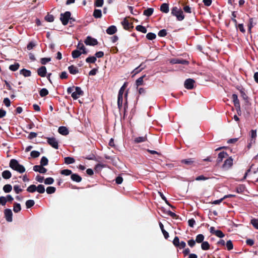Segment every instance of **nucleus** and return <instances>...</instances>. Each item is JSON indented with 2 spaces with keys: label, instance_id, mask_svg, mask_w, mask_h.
Masks as SVG:
<instances>
[{
  "label": "nucleus",
  "instance_id": "f257e3e1",
  "mask_svg": "<svg viewBox=\"0 0 258 258\" xmlns=\"http://www.w3.org/2000/svg\"><path fill=\"white\" fill-rule=\"evenodd\" d=\"M10 167L20 173H23L25 171L24 166L20 164L18 161L16 159H13L11 160L10 162Z\"/></svg>",
  "mask_w": 258,
  "mask_h": 258
},
{
  "label": "nucleus",
  "instance_id": "f03ea898",
  "mask_svg": "<svg viewBox=\"0 0 258 258\" xmlns=\"http://www.w3.org/2000/svg\"><path fill=\"white\" fill-rule=\"evenodd\" d=\"M171 14L175 16L178 21H182L184 18L183 12L176 7L172 9Z\"/></svg>",
  "mask_w": 258,
  "mask_h": 258
},
{
  "label": "nucleus",
  "instance_id": "7ed1b4c3",
  "mask_svg": "<svg viewBox=\"0 0 258 258\" xmlns=\"http://www.w3.org/2000/svg\"><path fill=\"white\" fill-rule=\"evenodd\" d=\"M71 14L69 11L66 12L64 14H60V20L63 25H67L69 20L70 19L72 20V18H71Z\"/></svg>",
  "mask_w": 258,
  "mask_h": 258
},
{
  "label": "nucleus",
  "instance_id": "20e7f679",
  "mask_svg": "<svg viewBox=\"0 0 258 258\" xmlns=\"http://www.w3.org/2000/svg\"><path fill=\"white\" fill-rule=\"evenodd\" d=\"M83 94V92L79 87H75V91L72 94V98L76 100Z\"/></svg>",
  "mask_w": 258,
  "mask_h": 258
},
{
  "label": "nucleus",
  "instance_id": "39448f33",
  "mask_svg": "<svg viewBox=\"0 0 258 258\" xmlns=\"http://www.w3.org/2000/svg\"><path fill=\"white\" fill-rule=\"evenodd\" d=\"M4 214L7 222H11L13 221V213L10 209H6L4 210Z\"/></svg>",
  "mask_w": 258,
  "mask_h": 258
},
{
  "label": "nucleus",
  "instance_id": "423d86ee",
  "mask_svg": "<svg viewBox=\"0 0 258 258\" xmlns=\"http://www.w3.org/2000/svg\"><path fill=\"white\" fill-rule=\"evenodd\" d=\"M195 81L192 79H187L184 82V87L187 89H192L194 87Z\"/></svg>",
  "mask_w": 258,
  "mask_h": 258
},
{
  "label": "nucleus",
  "instance_id": "0eeeda50",
  "mask_svg": "<svg viewBox=\"0 0 258 258\" xmlns=\"http://www.w3.org/2000/svg\"><path fill=\"white\" fill-rule=\"evenodd\" d=\"M85 43L87 45L94 46L97 44L98 42L96 39L92 38L90 36H88L85 40Z\"/></svg>",
  "mask_w": 258,
  "mask_h": 258
},
{
  "label": "nucleus",
  "instance_id": "6e6552de",
  "mask_svg": "<svg viewBox=\"0 0 258 258\" xmlns=\"http://www.w3.org/2000/svg\"><path fill=\"white\" fill-rule=\"evenodd\" d=\"M48 143L53 148L57 149L58 148V142L54 138H47Z\"/></svg>",
  "mask_w": 258,
  "mask_h": 258
},
{
  "label": "nucleus",
  "instance_id": "1a4fd4ad",
  "mask_svg": "<svg viewBox=\"0 0 258 258\" xmlns=\"http://www.w3.org/2000/svg\"><path fill=\"white\" fill-rule=\"evenodd\" d=\"M33 170L35 172H38L40 173H45L47 171V169L43 167L42 165H35L33 166Z\"/></svg>",
  "mask_w": 258,
  "mask_h": 258
},
{
  "label": "nucleus",
  "instance_id": "9d476101",
  "mask_svg": "<svg viewBox=\"0 0 258 258\" xmlns=\"http://www.w3.org/2000/svg\"><path fill=\"white\" fill-rule=\"evenodd\" d=\"M170 62L172 64H176V63H180V64H188L187 61H186L185 60H183V59H179V58L171 59L170 60Z\"/></svg>",
  "mask_w": 258,
  "mask_h": 258
},
{
  "label": "nucleus",
  "instance_id": "9b49d317",
  "mask_svg": "<svg viewBox=\"0 0 258 258\" xmlns=\"http://www.w3.org/2000/svg\"><path fill=\"white\" fill-rule=\"evenodd\" d=\"M121 24L123 26L124 29L126 30H129L130 28L133 27L132 24L128 22L126 18H124L123 19V20L121 22Z\"/></svg>",
  "mask_w": 258,
  "mask_h": 258
},
{
  "label": "nucleus",
  "instance_id": "f8f14e48",
  "mask_svg": "<svg viewBox=\"0 0 258 258\" xmlns=\"http://www.w3.org/2000/svg\"><path fill=\"white\" fill-rule=\"evenodd\" d=\"M233 164V159L231 157H229L226 159L223 165V167L225 169H229Z\"/></svg>",
  "mask_w": 258,
  "mask_h": 258
},
{
  "label": "nucleus",
  "instance_id": "ddd939ff",
  "mask_svg": "<svg viewBox=\"0 0 258 258\" xmlns=\"http://www.w3.org/2000/svg\"><path fill=\"white\" fill-rule=\"evenodd\" d=\"M37 73L39 76L41 77H44L46 74V68L44 66H42L39 68L37 70Z\"/></svg>",
  "mask_w": 258,
  "mask_h": 258
},
{
  "label": "nucleus",
  "instance_id": "4468645a",
  "mask_svg": "<svg viewBox=\"0 0 258 258\" xmlns=\"http://www.w3.org/2000/svg\"><path fill=\"white\" fill-rule=\"evenodd\" d=\"M58 133L63 136H66L69 134V131L68 128L65 126H60L58 130Z\"/></svg>",
  "mask_w": 258,
  "mask_h": 258
},
{
  "label": "nucleus",
  "instance_id": "2eb2a0df",
  "mask_svg": "<svg viewBox=\"0 0 258 258\" xmlns=\"http://www.w3.org/2000/svg\"><path fill=\"white\" fill-rule=\"evenodd\" d=\"M116 31V27L113 25L109 27L106 30V33L109 35L114 34Z\"/></svg>",
  "mask_w": 258,
  "mask_h": 258
},
{
  "label": "nucleus",
  "instance_id": "dca6fc26",
  "mask_svg": "<svg viewBox=\"0 0 258 258\" xmlns=\"http://www.w3.org/2000/svg\"><path fill=\"white\" fill-rule=\"evenodd\" d=\"M71 179L75 182H80L82 180V178L78 174L74 173L72 174L71 176Z\"/></svg>",
  "mask_w": 258,
  "mask_h": 258
},
{
  "label": "nucleus",
  "instance_id": "f3484780",
  "mask_svg": "<svg viewBox=\"0 0 258 258\" xmlns=\"http://www.w3.org/2000/svg\"><path fill=\"white\" fill-rule=\"evenodd\" d=\"M227 156H228V154H227V153H226L225 152H220L218 154V159H217V162L218 163L221 162L224 158L227 157Z\"/></svg>",
  "mask_w": 258,
  "mask_h": 258
},
{
  "label": "nucleus",
  "instance_id": "a211bd4d",
  "mask_svg": "<svg viewBox=\"0 0 258 258\" xmlns=\"http://www.w3.org/2000/svg\"><path fill=\"white\" fill-rule=\"evenodd\" d=\"M68 70L69 72L73 75H75L79 72L78 68L73 65L69 67Z\"/></svg>",
  "mask_w": 258,
  "mask_h": 258
},
{
  "label": "nucleus",
  "instance_id": "6ab92c4d",
  "mask_svg": "<svg viewBox=\"0 0 258 258\" xmlns=\"http://www.w3.org/2000/svg\"><path fill=\"white\" fill-rule=\"evenodd\" d=\"M160 11L163 13H167L169 12V6L166 3L163 4L160 7Z\"/></svg>",
  "mask_w": 258,
  "mask_h": 258
},
{
  "label": "nucleus",
  "instance_id": "aec40b11",
  "mask_svg": "<svg viewBox=\"0 0 258 258\" xmlns=\"http://www.w3.org/2000/svg\"><path fill=\"white\" fill-rule=\"evenodd\" d=\"M81 51L83 54H86L87 53L85 46L83 43H79L77 45V49Z\"/></svg>",
  "mask_w": 258,
  "mask_h": 258
},
{
  "label": "nucleus",
  "instance_id": "412c9836",
  "mask_svg": "<svg viewBox=\"0 0 258 258\" xmlns=\"http://www.w3.org/2000/svg\"><path fill=\"white\" fill-rule=\"evenodd\" d=\"M147 137L146 136L144 137H137L134 140V142L135 143H140L142 142H144L147 140Z\"/></svg>",
  "mask_w": 258,
  "mask_h": 258
},
{
  "label": "nucleus",
  "instance_id": "4be33fe9",
  "mask_svg": "<svg viewBox=\"0 0 258 258\" xmlns=\"http://www.w3.org/2000/svg\"><path fill=\"white\" fill-rule=\"evenodd\" d=\"M12 176L11 173L9 170H5L2 172V176L4 179H9Z\"/></svg>",
  "mask_w": 258,
  "mask_h": 258
},
{
  "label": "nucleus",
  "instance_id": "5701e85b",
  "mask_svg": "<svg viewBox=\"0 0 258 258\" xmlns=\"http://www.w3.org/2000/svg\"><path fill=\"white\" fill-rule=\"evenodd\" d=\"M232 99H233L234 105L236 107H239L240 104H239V100L238 99L237 95H236L235 94H233L232 95Z\"/></svg>",
  "mask_w": 258,
  "mask_h": 258
},
{
  "label": "nucleus",
  "instance_id": "b1692460",
  "mask_svg": "<svg viewBox=\"0 0 258 258\" xmlns=\"http://www.w3.org/2000/svg\"><path fill=\"white\" fill-rule=\"evenodd\" d=\"M82 54H83V53H81V51H80L78 49H76V50L73 51L72 53V57L74 58H76L79 57Z\"/></svg>",
  "mask_w": 258,
  "mask_h": 258
},
{
  "label": "nucleus",
  "instance_id": "393cba45",
  "mask_svg": "<svg viewBox=\"0 0 258 258\" xmlns=\"http://www.w3.org/2000/svg\"><path fill=\"white\" fill-rule=\"evenodd\" d=\"M64 163L67 164H70L75 163V160L74 158L71 157H65L64 159Z\"/></svg>",
  "mask_w": 258,
  "mask_h": 258
},
{
  "label": "nucleus",
  "instance_id": "a878e982",
  "mask_svg": "<svg viewBox=\"0 0 258 258\" xmlns=\"http://www.w3.org/2000/svg\"><path fill=\"white\" fill-rule=\"evenodd\" d=\"M159 226H160V228L163 233V234L164 235L165 238V239L168 238V237H169L168 233L164 230V226L162 223H161V222L159 223Z\"/></svg>",
  "mask_w": 258,
  "mask_h": 258
},
{
  "label": "nucleus",
  "instance_id": "bb28decb",
  "mask_svg": "<svg viewBox=\"0 0 258 258\" xmlns=\"http://www.w3.org/2000/svg\"><path fill=\"white\" fill-rule=\"evenodd\" d=\"M93 16L96 18H100L102 16V12L100 10L95 9L93 13Z\"/></svg>",
  "mask_w": 258,
  "mask_h": 258
},
{
  "label": "nucleus",
  "instance_id": "cd10ccee",
  "mask_svg": "<svg viewBox=\"0 0 258 258\" xmlns=\"http://www.w3.org/2000/svg\"><path fill=\"white\" fill-rule=\"evenodd\" d=\"M154 9L153 8H148L144 11L143 14L149 17L152 15Z\"/></svg>",
  "mask_w": 258,
  "mask_h": 258
},
{
  "label": "nucleus",
  "instance_id": "c85d7f7f",
  "mask_svg": "<svg viewBox=\"0 0 258 258\" xmlns=\"http://www.w3.org/2000/svg\"><path fill=\"white\" fill-rule=\"evenodd\" d=\"M20 73L25 77H29L31 75V73L29 70H27L24 69L21 70Z\"/></svg>",
  "mask_w": 258,
  "mask_h": 258
},
{
  "label": "nucleus",
  "instance_id": "c756f323",
  "mask_svg": "<svg viewBox=\"0 0 258 258\" xmlns=\"http://www.w3.org/2000/svg\"><path fill=\"white\" fill-rule=\"evenodd\" d=\"M21 210V205L19 203H15L13 211L15 213H18Z\"/></svg>",
  "mask_w": 258,
  "mask_h": 258
},
{
  "label": "nucleus",
  "instance_id": "7c9ffc66",
  "mask_svg": "<svg viewBox=\"0 0 258 258\" xmlns=\"http://www.w3.org/2000/svg\"><path fill=\"white\" fill-rule=\"evenodd\" d=\"M37 186L34 184L30 185L27 188V191L29 192H34L36 191Z\"/></svg>",
  "mask_w": 258,
  "mask_h": 258
},
{
  "label": "nucleus",
  "instance_id": "2f4dec72",
  "mask_svg": "<svg viewBox=\"0 0 258 258\" xmlns=\"http://www.w3.org/2000/svg\"><path fill=\"white\" fill-rule=\"evenodd\" d=\"M36 191L40 194H43L45 192L44 186L42 184H39L37 186Z\"/></svg>",
  "mask_w": 258,
  "mask_h": 258
},
{
  "label": "nucleus",
  "instance_id": "473e14b6",
  "mask_svg": "<svg viewBox=\"0 0 258 258\" xmlns=\"http://www.w3.org/2000/svg\"><path fill=\"white\" fill-rule=\"evenodd\" d=\"M19 64L18 63H15L14 64L10 65L9 69L12 71H17L19 68Z\"/></svg>",
  "mask_w": 258,
  "mask_h": 258
},
{
  "label": "nucleus",
  "instance_id": "72a5a7b5",
  "mask_svg": "<svg viewBox=\"0 0 258 258\" xmlns=\"http://www.w3.org/2000/svg\"><path fill=\"white\" fill-rule=\"evenodd\" d=\"M136 29L137 31L141 32L143 33H146L147 31V29L142 25H138L136 27Z\"/></svg>",
  "mask_w": 258,
  "mask_h": 258
},
{
  "label": "nucleus",
  "instance_id": "f704fd0d",
  "mask_svg": "<svg viewBox=\"0 0 258 258\" xmlns=\"http://www.w3.org/2000/svg\"><path fill=\"white\" fill-rule=\"evenodd\" d=\"M12 186L9 184H6L3 187V190L6 193L10 192L12 190Z\"/></svg>",
  "mask_w": 258,
  "mask_h": 258
},
{
  "label": "nucleus",
  "instance_id": "c9c22d12",
  "mask_svg": "<svg viewBox=\"0 0 258 258\" xmlns=\"http://www.w3.org/2000/svg\"><path fill=\"white\" fill-rule=\"evenodd\" d=\"M35 202L32 200H29L26 202V206L27 208H30L34 206Z\"/></svg>",
  "mask_w": 258,
  "mask_h": 258
},
{
  "label": "nucleus",
  "instance_id": "e433bc0d",
  "mask_svg": "<svg viewBox=\"0 0 258 258\" xmlns=\"http://www.w3.org/2000/svg\"><path fill=\"white\" fill-rule=\"evenodd\" d=\"M201 247L203 250H208L209 249L210 245L207 241H204L201 244Z\"/></svg>",
  "mask_w": 258,
  "mask_h": 258
},
{
  "label": "nucleus",
  "instance_id": "4c0bfd02",
  "mask_svg": "<svg viewBox=\"0 0 258 258\" xmlns=\"http://www.w3.org/2000/svg\"><path fill=\"white\" fill-rule=\"evenodd\" d=\"M204 236L202 234H200L196 236V241L198 243H201L204 240Z\"/></svg>",
  "mask_w": 258,
  "mask_h": 258
},
{
  "label": "nucleus",
  "instance_id": "58836bf2",
  "mask_svg": "<svg viewBox=\"0 0 258 258\" xmlns=\"http://www.w3.org/2000/svg\"><path fill=\"white\" fill-rule=\"evenodd\" d=\"M48 160L47 158L44 156L42 157L40 160V165L46 166L48 164Z\"/></svg>",
  "mask_w": 258,
  "mask_h": 258
},
{
  "label": "nucleus",
  "instance_id": "ea45409f",
  "mask_svg": "<svg viewBox=\"0 0 258 258\" xmlns=\"http://www.w3.org/2000/svg\"><path fill=\"white\" fill-rule=\"evenodd\" d=\"M145 77V75L143 76L140 77L139 78H138L136 80V85L137 86H141V85H143V79H144V78Z\"/></svg>",
  "mask_w": 258,
  "mask_h": 258
},
{
  "label": "nucleus",
  "instance_id": "a19ab883",
  "mask_svg": "<svg viewBox=\"0 0 258 258\" xmlns=\"http://www.w3.org/2000/svg\"><path fill=\"white\" fill-rule=\"evenodd\" d=\"M126 87V83H125L122 85V86L120 88L118 95L123 96V94L124 93V92L125 91V89Z\"/></svg>",
  "mask_w": 258,
  "mask_h": 258
},
{
  "label": "nucleus",
  "instance_id": "79ce46f5",
  "mask_svg": "<svg viewBox=\"0 0 258 258\" xmlns=\"http://www.w3.org/2000/svg\"><path fill=\"white\" fill-rule=\"evenodd\" d=\"M55 188L53 186H49L46 188V192L48 194H52L55 191Z\"/></svg>",
  "mask_w": 258,
  "mask_h": 258
},
{
  "label": "nucleus",
  "instance_id": "37998d69",
  "mask_svg": "<svg viewBox=\"0 0 258 258\" xmlns=\"http://www.w3.org/2000/svg\"><path fill=\"white\" fill-rule=\"evenodd\" d=\"M156 37V35L155 33H148L147 35H146V37L149 40H153Z\"/></svg>",
  "mask_w": 258,
  "mask_h": 258
},
{
  "label": "nucleus",
  "instance_id": "c03bdc74",
  "mask_svg": "<svg viewBox=\"0 0 258 258\" xmlns=\"http://www.w3.org/2000/svg\"><path fill=\"white\" fill-rule=\"evenodd\" d=\"M251 223L255 228H256V229H258V219H257L254 218V219H251Z\"/></svg>",
  "mask_w": 258,
  "mask_h": 258
},
{
  "label": "nucleus",
  "instance_id": "a18cd8bd",
  "mask_svg": "<svg viewBox=\"0 0 258 258\" xmlns=\"http://www.w3.org/2000/svg\"><path fill=\"white\" fill-rule=\"evenodd\" d=\"M96 60V58L95 56H90L86 59V61L88 63H94Z\"/></svg>",
  "mask_w": 258,
  "mask_h": 258
},
{
  "label": "nucleus",
  "instance_id": "49530a36",
  "mask_svg": "<svg viewBox=\"0 0 258 258\" xmlns=\"http://www.w3.org/2000/svg\"><path fill=\"white\" fill-rule=\"evenodd\" d=\"M48 94V90L45 88H43L40 91V95L41 97H44Z\"/></svg>",
  "mask_w": 258,
  "mask_h": 258
},
{
  "label": "nucleus",
  "instance_id": "de8ad7c7",
  "mask_svg": "<svg viewBox=\"0 0 258 258\" xmlns=\"http://www.w3.org/2000/svg\"><path fill=\"white\" fill-rule=\"evenodd\" d=\"M53 182L54 179L52 177H48L44 180V183L45 184H52Z\"/></svg>",
  "mask_w": 258,
  "mask_h": 258
},
{
  "label": "nucleus",
  "instance_id": "09e8293b",
  "mask_svg": "<svg viewBox=\"0 0 258 258\" xmlns=\"http://www.w3.org/2000/svg\"><path fill=\"white\" fill-rule=\"evenodd\" d=\"M72 171L69 169H64L61 171V174L66 176L72 175Z\"/></svg>",
  "mask_w": 258,
  "mask_h": 258
},
{
  "label": "nucleus",
  "instance_id": "8fccbe9b",
  "mask_svg": "<svg viewBox=\"0 0 258 258\" xmlns=\"http://www.w3.org/2000/svg\"><path fill=\"white\" fill-rule=\"evenodd\" d=\"M194 162V161L191 159H184L181 161V163L185 164L187 165L191 164Z\"/></svg>",
  "mask_w": 258,
  "mask_h": 258
},
{
  "label": "nucleus",
  "instance_id": "3c124183",
  "mask_svg": "<svg viewBox=\"0 0 258 258\" xmlns=\"http://www.w3.org/2000/svg\"><path fill=\"white\" fill-rule=\"evenodd\" d=\"M226 247L228 250H230L233 249V246L232 241L229 240L226 242Z\"/></svg>",
  "mask_w": 258,
  "mask_h": 258
},
{
  "label": "nucleus",
  "instance_id": "603ef678",
  "mask_svg": "<svg viewBox=\"0 0 258 258\" xmlns=\"http://www.w3.org/2000/svg\"><path fill=\"white\" fill-rule=\"evenodd\" d=\"M45 19L49 22H52L54 21V17L51 15H47L45 16Z\"/></svg>",
  "mask_w": 258,
  "mask_h": 258
},
{
  "label": "nucleus",
  "instance_id": "864d4df0",
  "mask_svg": "<svg viewBox=\"0 0 258 258\" xmlns=\"http://www.w3.org/2000/svg\"><path fill=\"white\" fill-rule=\"evenodd\" d=\"M14 190L16 194H18L22 191V189L20 187L19 185H15L14 186Z\"/></svg>",
  "mask_w": 258,
  "mask_h": 258
},
{
  "label": "nucleus",
  "instance_id": "5fc2aeb1",
  "mask_svg": "<svg viewBox=\"0 0 258 258\" xmlns=\"http://www.w3.org/2000/svg\"><path fill=\"white\" fill-rule=\"evenodd\" d=\"M103 0H96L95 2V6L97 7H101L103 5Z\"/></svg>",
  "mask_w": 258,
  "mask_h": 258
},
{
  "label": "nucleus",
  "instance_id": "6e6d98bb",
  "mask_svg": "<svg viewBox=\"0 0 258 258\" xmlns=\"http://www.w3.org/2000/svg\"><path fill=\"white\" fill-rule=\"evenodd\" d=\"M31 156L33 158H37L39 156L40 153L37 151H32L31 152Z\"/></svg>",
  "mask_w": 258,
  "mask_h": 258
},
{
  "label": "nucleus",
  "instance_id": "4d7b16f0",
  "mask_svg": "<svg viewBox=\"0 0 258 258\" xmlns=\"http://www.w3.org/2000/svg\"><path fill=\"white\" fill-rule=\"evenodd\" d=\"M215 235L219 238H222L224 236V233L221 230H219L216 231Z\"/></svg>",
  "mask_w": 258,
  "mask_h": 258
},
{
  "label": "nucleus",
  "instance_id": "13d9d810",
  "mask_svg": "<svg viewBox=\"0 0 258 258\" xmlns=\"http://www.w3.org/2000/svg\"><path fill=\"white\" fill-rule=\"evenodd\" d=\"M158 36L160 37H164L166 35L167 32L165 29H162L158 32Z\"/></svg>",
  "mask_w": 258,
  "mask_h": 258
},
{
  "label": "nucleus",
  "instance_id": "bf43d9fd",
  "mask_svg": "<svg viewBox=\"0 0 258 258\" xmlns=\"http://www.w3.org/2000/svg\"><path fill=\"white\" fill-rule=\"evenodd\" d=\"M7 202V198L5 197H0V205H2L3 206H4L6 205V203Z\"/></svg>",
  "mask_w": 258,
  "mask_h": 258
},
{
  "label": "nucleus",
  "instance_id": "052dcab7",
  "mask_svg": "<svg viewBox=\"0 0 258 258\" xmlns=\"http://www.w3.org/2000/svg\"><path fill=\"white\" fill-rule=\"evenodd\" d=\"M252 23H253V19L252 18H250L249 19V24H248V31L249 32H251V28L253 27V24Z\"/></svg>",
  "mask_w": 258,
  "mask_h": 258
},
{
  "label": "nucleus",
  "instance_id": "680f3d73",
  "mask_svg": "<svg viewBox=\"0 0 258 258\" xmlns=\"http://www.w3.org/2000/svg\"><path fill=\"white\" fill-rule=\"evenodd\" d=\"M180 241L178 237L176 236L173 239V243L175 246L178 247Z\"/></svg>",
  "mask_w": 258,
  "mask_h": 258
},
{
  "label": "nucleus",
  "instance_id": "e2e57ef3",
  "mask_svg": "<svg viewBox=\"0 0 258 258\" xmlns=\"http://www.w3.org/2000/svg\"><path fill=\"white\" fill-rule=\"evenodd\" d=\"M256 137V130H251L250 133V137L251 138V140H254Z\"/></svg>",
  "mask_w": 258,
  "mask_h": 258
},
{
  "label": "nucleus",
  "instance_id": "0e129e2a",
  "mask_svg": "<svg viewBox=\"0 0 258 258\" xmlns=\"http://www.w3.org/2000/svg\"><path fill=\"white\" fill-rule=\"evenodd\" d=\"M51 60L50 58H42L41 59V63L43 64H45L48 62L50 61Z\"/></svg>",
  "mask_w": 258,
  "mask_h": 258
},
{
  "label": "nucleus",
  "instance_id": "69168bd1",
  "mask_svg": "<svg viewBox=\"0 0 258 258\" xmlns=\"http://www.w3.org/2000/svg\"><path fill=\"white\" fill-rule=\"evenodd\" d=\"M4 103L7 107H9L11 105L10 100L8 98L4 99Z\"/></svg>",
  "mask_w": 258,
  "mask_h": 258
},
{
  "label": "nucleus",
  "instance_id": "338daca9",
  "mask_svg": "<svg viewBox=\"0 0 258 258\" xmlns=\"http://www.w3.org/2000/svg\"><path fill=\"white\" fill-rule=\"evenodd\" d=\"M208 179V177H205L204 175H200V176H198L196 178V180H198V181H199V180H207Z\"/></svg>",
  "mask_w": 258,
  "mask_h": 258
},
{
  "label": "nucleus",
  "instance_id": "774afa93",
  "mask_svg": "<svg viewBox=\"0 0 258 258\" xmlns=\"http://www.w3.org/2000/svg\"><path fill=\"white\" fill-rule=\"evenodd\" d=\"M195 223L196 222L195 220L193 219H189L188 221V225L191 227H194V225L195 224Z\"/></svg>",
  "mask_w": 258,
  "mask_h": 258
}]
</instances>
